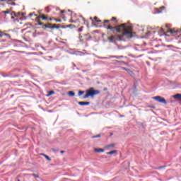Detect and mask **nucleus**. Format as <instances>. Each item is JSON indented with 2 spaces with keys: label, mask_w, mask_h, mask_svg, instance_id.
<instances>
[{
  "label": "nucleus",
  "mask_w": 181,
  "mask_h": 181,
  "mask_svg": "<svg viewBox=\"0 0 181 181\" xmlns=\"http://www.w3.org/2000/svg\"><path fill=\"white\" fill-rule=\"evenodd\" d=\"M134 35H135V33H132V27H129L121 35H113L107 37V40L111 43H115L117 41L122 40L124 36H126L127 39H132V37H134Z\"/></svg>",
  "instance_id": "1"
},
{
  "label": "nucleus",
  "mask_w": 181,
  "mask_h": 181,
  "mask_svg": "<svg viewBox=\"0 0 181 181\" xmlns=\"http://www.w3.org/2000/svg\"><path fill=\"white\" fill-rule=\"evenodd\" d=\"M129 28H132V25H127V23H123L119 25H105V29H107V35H115V33H121L127 30Z\"/></svg>",
  "instance_id": "2"
},
{
  "label": "nucleus",
  "mask_w": 181,
  "mask_h": 181,
  "mask_svg": "<svg viewBox=\"0 0 181 181\" xmlns=\"http://www.w3.org/2000/svg\"><path fill=\"white\" fill-rule=\"evenodd\" d=\"M86 95L83 96V98H88V97H94V95H98L100 94V90H94V88H90L89 89L86 90Z\"/></svg>",
  "instance_id": "3"
},
{
  "label": "nucleus",
  "mask_w": 181,
  "mask_h": 181,
  "mask_svg": "<svg viewBox=\"0 0 181 181\" xmlns=\"http://www.w3.org/2000/svg\"><path fill=\"white\" fill-rule=\"evenodd\" d=\"M153 100H156L158 103H161V104H167L166 100L160 96H155Z\"/></svg>",
  "instance_id": "4"
},
{
  "label": "nucleus",
  "mask_w": 181,
  "mask_h": 181,
  "mask_svg": "<svg viewBox=\"0 0 181 181\" xmlns=\"http://www.w3.org/2000/svg\"><path fill=\"white\" fill-rule=\"evenodd\" d=\"M40 15L37 17H36L35 18V22H37V23H35L36 26H40V25H43V23L42 21H40Z\"/></svg>",
  "instance_id": "5"
},
{
  "label": "nucleus",
  "mask_w": 181,
  "mask_h": 181,
  "mask_svg": "<svg viewBox=\"0 0 181 181\" xmlns=\"http://www.w3.org/2000/svg\"><path fill=\"white\" fill-rule=\"evenodd\" d=\"M40 18H41V19L42 21H48L49 20V17L47 16V15H45V14L40 15Z\"/></svg>",
  "instance_id": "6"
},
{
  "label": "nucleus",
  "mask_w": 181,
  "mask_h": 181,
  "mask_svg": "<svg viewBox=\"0 0 181 181\" xmlns=\"http://www.w3.org/2000/svg\"><path fill=\"white\" fill-rule=\"evenodd\" d=\"M114 146H115V144H111L105 146V149H111V148H114Z\"/></svg>",
  "instance_id": "7"
},
{
  "label": "nucleus",
  "mask_w": 181,
  "mask_h": 181,
  "mask_svg": "<svg viewBox=\"0 0 181 181\" xmlns=\"http://www.w3.org/2000/svg\"><path fill=\"white\" fill-rule=\"evenodd\" d=\"M42 156H44V158H45V159H47V160H49V162H50V160H52V158L49 157V156L45 154V153H41L40 154Z\"/></svg>",
  "instance_id": "8"
},
{
  "label": "nucleus",
  "mask_w": 181,
  "mask_h": 181,
  "mask_svg": "<svg viewBox=\"0 0 181 181\" xmlns=\"http://www.w3.org/2000/svg\"><path fill=\"white\" fill-rule=\"evenodd\" d=\"M173 98H175V100H181V94L177 93V94L173 95Z\"/></svg>",
  "instance_id": "9"
},
{
  "label": "nucleus",
  "mask_w": 181,
  "mask_h": 181,
  "mask_svg": "<svg viewBox=\"0 0 181 181\" xmlns=\"http://www.w3.org/2000/svg\"><path fill=\"white\" fill-rule=\"evenodd\" d=\"M79 105H90V102H78Z\"/></svg>",
  "instance_id": "10"
},
{
  "label": "nucleus",
  "mask_w": 181,
  "mask_h": 181,
  "mask_svg": "<svg viewBox=\"0 0 181 181\" xmlns=\"http://www.w3.org/2000/svg\"><path fill=\"white\" fill-rule=\"evenodd\" d=\"M60 28V24H54L52 27L51 29H59Z\"/></svg>",
  "instance_id": "11"
},
{
  "label": "nucleus",
  "mask_w": 181,
  "mask_h": 181,
  "mask_svg": "<svg viewBox=\"0 0 181 181\" xmlns=\"http://www.w3.org/2000/svg\"><path fill=\"white\" fill-rule=\"evenodd\" d=\"M110 20H105L103 22V28H105V26H108V25H106V23H110Z\"/></svg>",
  "instance_id": "12"
},
{
  "label": "nucleus",
  "mask_w": 181,
  "mask_h": 181,
  "mask_svg": "<svg viewBox=\"0 0 181 181\" xmlns=\"http://www.w3.org/2000/svg\"><path fill=\"white\" fill-rule=\"evenodd\" d=\"M94 151L98 152V153H101V152H104V149L103 148H94Z\"/></svg>",
  "instance_id": "13"
},
{
  "label": "nucleus",
  "mask_w": 181,
  "mask_h": 181,
  "mask_svg": "<svg viewBox=\"0 0 181 181\" xmlns=\"http://www.w3.org/2000/svg\"><path fill=\"white\" fill-rule=\"evenodd\" d=\"M114 153H117V150H114L112 151H109L106 153V155H114Z\"/></svg>",
  "instance_id": "14"
},
{
  "label": "nucleus",
  "mask_w": 181,
  "mask_h": 181,
  "mask_svg": "<svg viewBox=\"0 0 181 181\" xmlns=\"http://www.w3.org/2000/svg\"><path fill=\"white\" fill-rule=\"evenodd\" d=\"M81 21H82V22H83V25H86V18L84 17H83V16H79Z\"/></svg>",
  "instance_id": "15"
},
{
  "label": "nucleus",
  "mask_w": 181,
  "mask_h": 181,
  "mask_svg": "<svg viewBox=\"0 0 181 181\" xmlns=\"http://www.w3.org/2000/svg\"><path fill=\"white\" fill-rule=\"evenodd\" d=\"M53 94H54V91L50 90L48 92L47 97H50V95H53Z\"/></svg>",
  "instance_id": "16"
},
{
  "label": "nucleus",
  "mask_w": 181,
  "mask_h": 181,
  "mask_svg": "<svg viewBox=\"0 0 181 181\" xmlns=\"http://www.w3.org/2000/svg\"><path fill=\"white\" fill-rule=\"evenodd\" d=\"M113 59H124V56H112V57Z\"/></svg>",
  "instance_id": "17"
},
{
  "label": "nucleus",
  "mask_w": 181,
  "mask_h": 181,
  "mask_svg": "<svg viewBox=\"0 0 181 181\" xmlns=\"http://www.w3.org/2000/svg\"><path fill=\"white\" fill-rule=\"evenodd\" d=\"M1 13H5L6 15L8 13H11V11L7 9L6 11H1Z\"/></svg>",
  "instance_id": "18"
},
{
  "label": "nucleus",
  "mask_w": 181,
  "mask_h": 181,
  "mask_svg": "<svg viewBox=\"0 0 181 181\" xmlns=\"http://www.w3.org/2000/svg\"><path fill=\"white\" fill-rule=\"evenodd\" d=\"M68 95H70L71 97H74L75 93H74V92H73V91H69V92L68 93Z\"/></svg>",
  "instance_id": "19"
},
{
  "label": "nucleus",
  "mask_w": 181,
  "mask_h": 181,
  "mask_svg": "<svg viewBox=\"0 0 181 181\" xmlns=\"http://www.w3.org/2000/svg\"><path fill=\"white\" fill-rule=\"evenodd\" d=\"M93 19H94V21H95V22H97L98 23H100V22H101V20H98V17H97V16H95Z\"/></svg>",
  "instance_id": "20"
},
{
  "label": "nucleus",
  "mask_w": 181,
  "mask_h": 181,
  "mask_svg": "<svg viewBox=\"0 0 181 181\" xmlns=\"http://www.w3.org/2000/svg\"><path fill=\"white\" fill-rule=\"evenodd\" d=\"M94 138H101V134H97L95 136H92V139H94Z\"/></svg>",
  "instance_id": "21"
},
{
  "label": "nucleus",
  "mask_w": 181,
  "mask_h": 181,
  "mask_svg": "<svg viewBox=\"0 0 181 181\" xmlns=\"http://www.w3.org/2000/svg\"><path fill=\"white\" fill-rule=\"evenodd\" d=\"M40 26H42V29H47V24L43 23V25H40Z\"/></svg>",
  "instance_id": "22"
},
{
  "label": "nucleus",
  "mask_w": 181,
  "mask_h": 181,
  "mask_svg": "<svg viewBox=\"0 0 181 181\" xmlns=\"http://www.w3.org/2000/svg\"><path fill=\"white\" fill-rule=\"evenodd\" d=\"M168 32H170V33H171V34L176 33V30H175L173 29H170Z\"/></svg>",
  "instance_id": "23"
},
{
  "label": "nucleus",
  "mask_w": 181,
  "mask_h": 181,
  "mask_svg": "<svg viewBox=\"0 0 181 181\" xmlns=\"http://www.w3.org/2000/svg\"><path fill=\"white\" fill-rule=\"evenodd\" d=\"M84 90H80L79 92H78V95H83V94H84Z\"/></svg>",
  "instance_id": "24"
},
{
  "label": "nucleus",
  "mask_w": 181,
  "mask_h": 181,
  "mask_svg": "<svg viewBox=\"0 0 181 181\" xmlns=\"http://www.w3.org/2000/svg\"><path fill=\"white\" fill-rule=\"evenodd\" d=\"M12 2V0H0V2Z\"/></svg>",
  "instance_id": "25"
},
{
  "label": "nucleus",
  "mask_w": 181,
  "mask_h": 181,
  "mask_svg": "<svg viewBox=\"0 0 181 181\" xmlns=\"http://www.w3.org/2000/svg\"><path fill=\"white\" fill-rule=\"evenodd\" d=\"M47 25L49 29H52V23H47Z\"/></svg>",
  "instance_id": "26"
},
{
  "label": "nucleus",
  "mask_w": 181,
  "mask_h": 181,
  "mask_svg": "<svg viewBox=\"0 0 181 181\" xmlns=\"http://www.w3.org/2000/svg\"><path fill=\"white\" fill-rule=\"evenodd\" d=\"M165 168H166V166L164 165V166H160V167L156 168L155 169H163Z\"/></svg>",
  "instance_id": "27"
},
{
  "label": "nucleus",
  "mask_w": 181,
  "mask_h": 181,
  "mask_svg": "<svg viewBox=\"0 0 181 181\" xmlns=\"http://www.w3.org/2000/svg\"><path fill=\"white\" fill-rule=\"evenodd\" d=\"M55 22L62 23V19L54 18Z\"/></svg>",
  "instance_id": "28"
},
{
  "label": "nucleus",
  "mask_w": 181,
  "mask_h": 181,
  "mask_svg": "<svg viewBox=\"0 0 181 181\" xmlns=\"http://www.w3.org/2000/svg\"><path fill=\"white\" fill-rule=\"evenodd\" d=\"M122 70H125V71H129V69L125 68V67H121Z\"/></svg>",
  "instance_id": "29"
},
{
  "label": "nucleus",
  "mask_w": 181,
  "mask_h": 181,
  "mask_svg": "<svg viewBox=\"0 0 181 181\" xmlns=\"http://www.w3.org/2000/svg\"><path fill=\"white\" fill-rule=\"evenodd\" d=\"M78 32H83V27L79 28Z\"/></svg>",
  "instance_id": "30"
},
{
  "label": "nucleus",
  "mask_w": 181,
  "mask_h": 181,
  "mask_svg": "<svg viewBox=\"0 0 181 181\" xmlns=\"http://www.w3.org/2000/svg\"><path fill=\"white\" fill-rule=\"evenodd\" d=\"M119 63H121L122 64H124L127 66V63L124 61L119 62Z\"/></svg>",
  "instance_id": "31"
},
{
  "label": "nucleus",
  "mask_w": 181,
  "mask_h": 181,
  "mask_svg": "<svg viewBox=\"0 0 181 181\" xmlns=\"http://www.w3.org/2000/svg\"><path fill=\"white\" fill-rule=\"evenodd\" d=\"M33 176H34V177L39 178V175L37 174H33Z\"/></svg>",
  "instance_id": "32"
},
{
  "label": "nucleus",
  "mask_w": 181,
  "mask_h": 181,
  "mask_svg": "<svg viewBox=\"0 0 181 181\" xmlns=\"http://www.w3.org/2000/svg\"><path fill=\"white\" fill-rule=\"evenodd\" d=\"M10 5H12L13 6H15V5H16V3H15V2L10 3Z\"/></svg>",
  "instance_id": "33"
},
{
  "label": "nucleus",
  "mask_w": 181,
  "mask_h": 181,
  "mask_svg": "<svg viewBox=\"0 0 181 181\" xmlns=\"http://www.w3.org/2000/svg\"><path fill=\"white\" fill-rule=\"evenodd\" d=\"M110 21H117V18L112 17Z\"/></svg>",
  "instance_id": "34"
},
{
  "label": "nucleus",
  "mask_w": 181,
  "mask_h": 181,
  "mask_svg": "<svg viewBox=\"0 0 181 181\" xmlns=\"http://www.w3.org/2000/svg\"><path fill=\"white\" fill-rule=\"evenodd\" d=\"M53 152H59V149L53 148L52 149Z\"/></svg>",
  "instance_id": "35"
},
{
  "label": "nucleus",
  "mask_w": 181,
  "mask_h": 181,
  "mask_svg": "<svg viewBox=\"0 0 181 181\" xmlns=\"http://www.w3.org/2000/svg\"><path fill=\"white\" fill-rule=\"evenodd\" d=\"M160 11H163V9H165V6H161V7L160 8Z\"/></svg>",
  "instance_id": "36"
},
{
  "label": "nucleus",
  "mask_w": 181,
  "mask_h": 181,
  "mask_svg": "<svg viewBox=\"0 0 181 181\" xmlns=\"http://www.w3.org/2000/svg\"><path fill=\"white\" fill-rule=\"evenodd\" d=\"M29 16H30V18H32V17L33 16V13H30L29 14Z\"/></svg>",
  "instance_id": "37"
},
{
  "label": "nucleus",
  "mask_w": 181,
  "mask_h": 181,
  "mask_svg": "<svg viewBox=\"0 0 181 181\" xmlns=\"http://www.w3.org/2000/svg\"><path fill=\"white\" fill-rule=\"evenodd\" d=\"M61 153H64V151H61Z\"/></svg>",
  "instance_id": "38"
},
{
  "label": "nucleus",
  "mask_w": 181,
  "mask_h": 181,
  "mask_svg": "<svg viewBox=\"0 0 181 181\" xmlns=\"http://www.w3.org/2000/svg\"><path fill=\"white\" fill-rule=\"evenodd\" d=\"M90 21H93V17H90Z\"/></svg>",
  "instance_id": "39"
},
{
  "label": "nucleus",
  "mask_w": 181,
  "mask_h": 181,
  "mask_svg": "<svg viewBox=\"0 0 181 181\" xmlns=\"http://www.w3.org/2000/svg\"><path fill=\"white\" fill-rule=\"evenodd\" d=\"M1 37H2V34H0V39H1Z\"/></svg>",
  "instance_id": "40"
},
{
  "label": "nucleus",
  "mask_w": 181,
  "mask_h": 181,
  "mask_svg": "<svg viewBox=\"0 0 181 181\" xmlns=\"http://www.w3.org/2000/svg\"><path fill=\"white\" fill-rule=\"evenodd\" d=\"M160 12H162V11H158V13H160Z\"/></svg>",
  "instance_id": "41"
},
{
  "label": "nucleus",
  "mask_w": 181,
  "mask_h": 181,
  "mask_svg": "<svg viewBox=\"0 0 181 181\" xmlns=\"http://www.w3.org/2000/svg\"><path fill=\"white\" fill-rule=\"evenodd\" d=\"M64 11H62V13H64Z\"/></svg>",
  "instance_id": "42"
},
{
  "label": "nucleus",
  "mask_w": 181,
  "mask_h": 181,
  "mask_svg": "<svg viewBox=\"0 0 181 181\" xmlns=\"http://www.w3.org/2000/svg\"><path fill=\"white\" fill-rule=\"evenodd\" d=\"M71 25H67V28H70Z\"/></svg>",
  "instance_id": "43"
},
{
  "label": "nucleus",
  "mask_w": 181,
  "mask_h": 181,
  "mask_svg": "<svg viewBox=\"0 0 181 181\" xmlns=\"http://www.w3.org/2000/svg\"><path fill=\"white\" fill-rule=\"evenodd\" d=\"M49 21H52V19L50 18H49Z\"/></svg>",
  "instance_id": "44"
},
{
  "label": "nucleus",
  "mask_w": 181,
  "mask_h": 181,
  "mask_svg": "<svg viewBox=\"0 0 181 181\" xmlns=\"http://www.w3.org/2000/svg\"><path fill=\"white\" fill-rule=\"evenodd\" d=\"M18 181H21L20 180H18Z\"/></svg>",
  "instance_id": "45"
}]
</instances>
